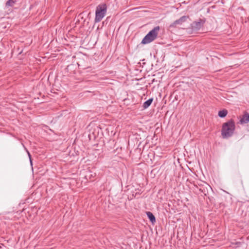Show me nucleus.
I'll list each match as a JSON object with an SVG mask.
<instances>
[{"label": "nucleus", "mask_w": 249, "mask_h": 249, "mask_svg": "<svg viewBox=\"0 0 249 249\" xmlns=\"http://www.w3.org/2000/svg\"><path fill=\"white\" fill-rule=\"evenodd\" d=\"M235 125L234 122L231 119L224 123L221 129V135L223 138L227 139L231 137L235 130Z\"/></svg>", "instance_id": "f257e3e1"}, {"label": "nucleus", "mask_w": 249, "mask_h": 249, "mask_svg": "<svg viewBox=\"0 0 249 249\" xmlns=\"http://www.w3.org/2000/svg\"><path fill=\"white\" fill-rule=\"evenodd\" d=\"M159 30V26L154 28L143 38L142 43L143 44H148L154 40L158 36Z\"/></svg>", "instance_id": "f03ea898"}, {"label": "nucleus", "mask_w": 249, "mask_h": 249, "mask_svg": "<svg viewBox=\"0 0 249 249\" xmlns=\"http://www.w3.org/2000/svg\"><path fill=\"white\" fill-rule=\"evenodd\" d=\"M107 12V6L106 4L98 5L95 11V22H99L105 17Z\"/></svg>", "instance_id": "7ed1b4c3"}, {"label": "nucleus", "mask_w": 249, "mask_h": 249, "mask_svg": "<svg viewBox=\"0 0 249 249\" xmlns=\"http://www.w3.org/2000/svg\"><path fill=\"white\" fill-rule=\"evenodd\" d=\"M205 20L200 18L198 21H195L191 24V28L193 31H198L203 26Z\"/></svg>", "instance_id": "20e7f679"}, {"label": "nucleus", "mask_w": 249, "mask_h": 249, "mask_svg": "<svg viewBox=\"0 0 249 249\" xmlns=\"http://www.w3.org/2000/svg\"><path fill=\"white\" fill-rule=\"evenodd\" d=\"M189 18L188 16H182L178 19L175 20L173 23L170 25L169 28H177L178 25H181Z\"/></svg>", "instance_id": "39448f33"}, {"label": "nucleus", "mask_w": 249, "mask_h": 249, "mask_svg": "<svg viewBox=\"0 0 249 249\" xmlns=\"http://www.w3.org/2000/svg\"><path fill=\"white\" fill-rule=\"evenodd\" d=\"M241 124H247L249 122V113L245 112L241 117L240 121Z\"/></svg>", "instance_id": "423d86ee"}, {"label": "nucleus", "mask_w": 249, "mask_h": 249, "mask_svg": "<svg viewBox=\"0 0 249 249\" xmlns=\"http://www.w3.org/2000/svg\"><path fill=\"white\" fill-rule=\"evenodd\" d=\"M146 214L150 221L153 224L156 222V218L155 216L150 212H147Z\"/></svg>", "instance_id": "0eeeda50"}, {"label": "nucleus", "mask_w": 249, "mask_h": 249, "mask_svg": "<svg viewBox=\"0 0 249 249\" xmlns=\"http://www.w3.org/2000/svg\"><path fill=\"white\" fill-rule=\"evenodd\" d=\"M153 98H150V99H149L148 100H147L146 101H145V102H144L143 104V107L144 108H147L148 107H149L152 101H153Z\"/></svg>", "instance_id": "6e6552de"}, {"label": "nucleus", "mask_w": 249, "mask_h": 249, "mask_svg": "<svg viewBox=\"0 0 249 249\" xmlns=\"http://www.w3.org/2000/svg\"><path fill=\"white\" fill-rule=\"evenodd\" d=\"M228 114V111L224 109L218 112V116L221 118L225 117Z\"/></svg>", "instance_id": "1a4fd4ad"}, {"label": "nucleus", "mask_w": 249, "mask_h": 249, "mask_svg": "<svg viewBox=\"0 0 249 249\" xmlns=\"http://www.w3.org/2000/svg\"><path fill=\"white\" fill-rule=\"evenodd\" d=\"M16 1L14 0H8L6 3V6H13L15 3Z\"/></svg>", "instance_id": "9d476101"}, {"label": "nucleus", "mask_w": 249, "mask_h": 249, "mask_svg": "<svg viewBox=\"0 0 249 249\" xmlns=\"http://www.w3.org/2000/svg\"><path fill=\"white\" fill-rule=\"evenodd\" d=\"M27 153H28V156H29V159H30V161L31 164L32 165V159H31V154H30V153H29V151H27Z\"/></svg>", "instance_id": "9b49d317"}]
</instances>
